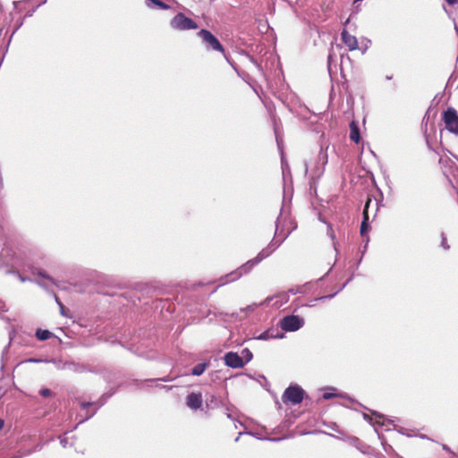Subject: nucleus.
I'll list each match as a JSON object with an SVG mask.
<instances>
[{
	"instance_id": "f257e3e1",
	"label": "nucleus",
	"mask_w": 458,
	"mask_h": 458,
	"mask_svg": "<svg viewBox=\"0 0 458 458\" xmlns=\"http://www.w3.org/2000/svg\"><path fill=\"white\" fill-rule=\"evenodd\" d=\"M274 252V249L271 247H266L252 259L248 260L245 264L242 265L236 270L225 275L219 278L220 284L225 285L230 282L238 280L244 274H248L255 266L260 263L263 259L269 257Z\"/></svg>"
},
{
	"instance_id": "f03ea898",
	"label": "nucleus",
	"mask_w": 458,
	"mask_h": 458,
	"mask_svg": "<svg viewBox=\"0 0 458 458\" xmlns=\"http://www.w3.org/2000/svg\"><path fill=\"white\" fill-rule=\"evenodd\" d=\"M198 36L201 38L202 44L208 51H216L225 54V48L218 38L208 30L201 29L198 32Z\"/></svg>"
},
{
	"instance_id": "7ed1b4c3",
	"label": "nucleus",
	"mask_w": 458,
	"mask_h": 458,
	"mask_svg": "<svg viewBox=\"0 0 458 458\" xmlns=\"http://www.w3.org/2000/svg\"><path fill=\"white\" fill-rule=\"evenodd\" d=\"M305 395V391L297 384H291L284 392L282 401L287 404L296 405L301 403Z\"/></svg>"
},
{
	"instance_id": "20e7f679",
	"label": "nucleus",
	"mask_w": 458,
	"mask_h": 458,
	"mask_svg": "<svg viewBox=\"0 0 458 458\" xmlns=\"http://www.w3.org/2000/svg\"><path fill=\"white\" fill-rule=\"evenodd\" d=\"M279 326L284 332H295L304 326V319L298 315H287L279 320Z\"/></svg>"
},
{
	"instance_id": "39448f33",
	"label": "nucleus",
	"mask_w": 458,
	"mask_h": 458,
	"mask_svg": "<svg viewBox=\"0 0 458 458\" xmlns=\"http://www.w3.org/2000/svg\"><path fill=\"white\" fill-rule=\"evenodd\" d=\"M170 26L177 30H189L198 29V24L191 18L178 13L170 21Z\"/></svg>"
},
{
	"instance_id": "423d86ee",
	"label": "nucleus",
	"mask_w": 458,
	"mask_h": 458,
	"mask_svg": "<svg viewBox=\"0 0 458 458\" xmlns=\"http://www.w3.org/2000/svg\"><path fill=\"white\" fill-rule=\"evenodd\" d=\"M442 119L445 124V129L458 136V113L454 107H447L443 112Z\"/></svg>"
},
{
	"instance_id": "0eeeda50",
	"label": "nucleus",
	"mask_w": 458,
	"mask_h": 458,
	"mask_svg": "<svg viewBox=\"0 0 458 458\" xmlns=\"http://www.w3.org/2000/svg\"><path fill=\"white\" fill-rule=\"evenodd\" d=\"M224 360L226 366L233 369H240L245 365L244 360H242V357L233 352L225 353Z\"/></svg>"
},
{
	"instance_id": "6e6552de",
	"label": "nucleus",
	"mask_w": 458,
	"mask_h": 458,
	"mask_svg": "<svg viewBox=\"0 0 458 458\" xmlns=\"http://www.w3.org/2000/svg\"><path fill=\"white\" fill-rule=\"evenodd\" d=\"M203 404L201 393L191 392L186 396V405L191 410H199Z\"/></svg>"
},
{
	"instance_id": "1a4fd4ad",
	"label": "nucleus",
	"mask_w": 458,
	"mask_h": 458,
	"mask_svg": "<svg viewBox=\"0 0 458 458\" xmlns=\"http://www.w3.org/2000/svg\"><path fill=\"white\" fill-rule=\"evenodd\" d=\"M341 38L350 51H353L358 48V40L356 37L351 35L346 30L342 31Z\"/></svg>"
},
{
	"instance_id": "9d476101",
	"label": "nucleus",
	"mask_w": 458,
	"mask_h": 458,
	"mask_svg": "<svg viewBox=\"0 0 458 458\" xmlns=\"http://www.w3.org/2000/svg\"><path fill=\"white\" fill-rule=\"evenodd\" d=\"M284 334L279 333L277 329L275 328H269L261 334L255 335L254 338L257 340H262V341H267L270 339H277V338H283Z\"/></svg>"
},
{
	"instance_id": "9b49d317",
	"label": "nucleus",
	"mask_w": 458,
	"mask_h": 458,
	"mask_svg": "<svg viewBox=\"0 0 458 458\" xmlns=\"http://www.w3.org/2000/svg\"><path fill=\"white\" fill-rule=\"evenodd\" d=\"M282 216V213L280 214V216L277 217L276 219V232H275V237H276L277 235L280 234V217ZM289 235V233L284 234L282 239L280 240H276V238H274L271 242L267 246V247H271L274 249V251L281 245V243L288 237Z\"/></svg>"
},
{
	"instance_id": "f8f14e48",
	"label": "nucleus",
	"mask_w": 458,
	"mask_h": 458,
	"mask_svg": "<svg viewBox=\"0 0 458 458\" xmlns=\"http://www.w3.org/2000/svg\"><path fill=\"white\" fill-rule=\"evenodd\" d=\"M282 216V213L280 214V216L277 217L276 219V232H275V237H276L277 235L280 234V217ZM289 235V233L284 234L282 239L280 240H276V238H274L271 242L267 246V247H271L274 249V251L281 245V243L288 237Z\"/></svg>"
},
{
	"instance_id": "ddd939ff",
	"label": "nucleus",
	"mask_w": 458,
	"mask_h": 458,
	"mask_svg": "<svg viewBox=\"0 0 458 458\" xmlns=\"http://www.w3.org/2000/svg\"><path fill=\"white\" fill-rule=\"evenodd\" d=\"M64 369L74 372V373H84L88 371L87 367L84 364L76 363L74 361H64L62 364Z\"/></svg>"
},
{
	"instance_id": "4468645a",
	"label": "nucleus",
	"mask_w": 458,
	"mask_h": 458,
	"mask_svg": "<svg viewBox=\"0 0 458 458\" xmlns=\"http://www.w3.org/2000/svg\"><path fill=\"white\" fill-rule=\"evenodd\" d=\"M369 203H370V199H369L366 202L363 212H362L363 219L361 221L360 229L361 236H364L369 230V215H368V208H369Z\"/></svg>"
},
{
	"instance_id": "2eb2a0df",
	"label": "nucleus",
	"mask_w": 458,
	"mask_h": 458,
	"mask_svg": "<svg viewBox=\"0 0 458 458\" xmlns=\"http://www.w3.org/2000/svg\"><path fill=\"white\" fill-rule=\"evenodd\" d=\"M322 397L325 400H330L334 397H346V394H340L335 387L329 386L324 389Z\"/></svg>"
},
{
	"instance_id": "dca6fc26",
	"label": "nucleus",
	"mask_w": 458,
	"mask_h": 458,
	"mask_svg": "<svg viewBox=\"0 0 458 458\" xmlns=\"http://www.w3.org/2000/svg\"><path fill=\"white\" fill-rule=\"evenodd\" d=\"M350 139L355 143H359L360 140V129L354 121L350 123Z\"/></svg>"
},
{
	"instance_id": "f3484780",
	"label": "nucleus",
	"mask_w": 458,
	"mask_h": 458,
	"mask_svg": "<svg viewBox=\"0 0 458 458\" xmlns=\"http://www.w3.org/2000/svg\"><path fill=\"white\" fill-rule=\"evenodd\" d=\"M146 5L152 9L168 10L170 6L161 0H146Z\"/></svg>"
},
{
	"instance_id": "a211bd4d",
	"label": "nucleus",
	"mask_w": 458,
	"mask_h": 458,
	"mask_svg": "<svg viewBox=\"0 0 458 458\" xmlns=\"http://www.w3.org/2000/svg\"><path fill=\"white\" fill-rule=\"evenodd\" d=\"M35 336L39 341H46L55 336V335L47 329L38 328Z\"/></svg>"
},
{
	"instance_id": "6ab92c4d",
	"label": "nucleus",
	"mask_w": 458,
	"mask_h": 458,
	"mask_svg": "<svg viewBox=\"0 0 458 458\" xmlns=\"http://www.w3.org/2000/svg\"><path fill=\"white\" fill-rule=\"evenodd\" d=\"M373 415H374L376 418L379 419V420H383V421H382V422H380V421H377V420L376 422H373V421H372V420H372V418H371L369 415H368L367 413H363V418H364V420H366L367 421H369V423H371L373 426H376V425H381V426H383V425H385V420H386V416H385V415L380 414V413H378V412H377V411H374V412H373Z\"/></svg>"
},
{
	"instance_id": "aec40b11",
	"label": "nucleus",
	"mask_w": 458,
	"mask_h": 458,
	"mask_svg": "<svg viewBox=\"0 0 458 458\" xmlns=\"http://www.w3.org/2000/svg\"><path fill=\"white\" fill-rule=\"evenodd\" d=\"M318 162L322 164V169L320 171L318 170L316 173L318 176L323 173L325 165L327 164V153L326 150L321 148L319 150L318 156Z\"/></svg>"
},
{
	"instance_id": "412c9836",
	"label": "nucleus",
	"mask_w": 458,
	"mask_h": 458,
	"mask_svg": "<svg viewBox=\"0 0 458 458\" xmlns=\"http://www.w3.org/2000/svg\"><path fill=\"white\" fill-rule=\"evenodd\" d=\"M208 362L198 363L191 369V375H193V376L202 375L204 373V371L206 370V369L208 368Z\"/></svg>"
},
{
	"instance_id": "4be33fe9",
	"label": "nucleus",
	"mask_w": 458,
	"mask_h": 458,
	"mask_svg": "<svg viewBox=\"0 0 458 458\" xmlns=\"http://www.w3.org/2000/svg\"><path fill=\"white\" fill-rule=\"evenodd\" d=\"M173 379L169 377H160V378H157V379H147L145 380L144 382H141L140 380H134L133 381V384L137 386V387H141V386L144 384V383H152L154 381H163V382H169V381H172Z\"/></svg>"
},
{
	"instance_id": "5701e85b",
	"label": "nucleus",
	"mask_w": 458,
	"mask_h": 458,
	"mask_svg": "<svg viewBox=\"0 0 458 458\" xmlns=\"http://www.w3.org/2000/svg\"><path fill=\"white\" fill-rule=\"evenodd\" d=\"M114 394V392L110 393V394H104L97 402H94V405L93 406H96L95 409H97V411L101 407L103 406L106 400L111 397L112 395Z\"/></svg>"
},
{
	"instance_id": "b1692460",
	"label": "nucleus",
	"mask_w": 458,
	"mask_h": 458,
	"mask_svg": "<svg viewBox=\"0 0 458 458\" xmlns=\"http://www.w3.org/2000/svg\"><path fill=\"white\" fill-rule=\"evenodd\" d=\"M206 404L208 408L214 409L217 406L218 400L214 394H211L207 398Z\"/></svg>"
},
{
	"instance_id": "393cba45",
	"label": "nucleus",
	"mask_w": 458,
	"mask_h": 458,
	"mask_svg": "<svg viewBox=\"0 0 458 458\" xmlns=\"http://www.w3.org/2000/svg\"><path fill=\"white\" fill-rule=\"evenodd\" d=\"M241 357H242V360H244V362L246 364V363H248L249 361H250L252 360L253 355H252V352L250 351V349L244 348L242 351Z\"/></svg>"
},
{
	"instance_id": "a878e982",
	"label": "nucleus",
	"mask_w": 458,
	"mask_h": 458,
	"mask_svg": "<svg viewBox=\"0 0 458 458\" xmlns=\"http://www.w3.org/2000/svg\"><path fill=\"white\" fill-rule=\"evenodd\" d=\"M96 412H97V409H94V410H93V411H86V415H85V417H83V418L81 417V418L80 419L79 422H78V423H77V425L73 428V429H75V428L78 427V425H80V424L83 423L84 421H86V420H88L91 419V418L96 414Z\"/></svg>"
},
{
	"instance_id": "bb28decb",
	"label": "nucleus",
	"mask_w": 458,
	"mask_h": 458,
	"mask_svg": "<svg viewBox=\"0 0 458 458\" xmlns=\"http://www.w3.org/2000/svg\"><path fill=\"white\" fill-rule=\"evenodd\" d=\"M352 276H351V277H350V278H349L345 283H344V284L339 287V289H338L336 292H335V293H332V294H328V295H327V299H328V300L333 299V298H334V297H335V296L339 292H341L342 290H344V289L346 287V285H347V284L352 281Z\"/></svg>"
},
{
	"instance_id": "cd10ccee",
	"label": "nucleus",
	"mask_w": 458,
	"mask_h": 458,
	"mask_svg": "<svg viewBox=\"0 0 458 458\" xmlns=\"http://www.w3.org/2000/svg\"><path fill=\"white\" fill-rule=\"evenodd\" d=\"M440 247L443 248L445 250H448L450 249V245L448 244L446 236L444 233H441Z\"/></svg>"
},
{
	"instance_id": "c85d7f7f",
	"label": "nucleus",
	"mask_w": 458,
	"mask_h": 458,
	"mask_svg": "<svg viewBox=\"0 0 458 458\" xmlns=\"http://www.w3.org/2000/svg\"><path fill=\"white\" fill-rule=\"evenodd\" d=\"M38 393L42 397H49L54 395V393L49 388L46 387L41 388Z\"/></svg>"
},
{
	"instance_id": "c756f323",
	"label": "nucleus",
	"mask_w": 458,
	"mask_h": 458,
	"mask_svg": "<svg viewBox=\"0 0 458 458\" xmlns=\"http://www.w3.org/2000/svg\"><path fill=\"white\" fill-rule=\"evenodd\" d=\"M14 335H15V331L13 329L12 331H10L9 333V344L4 347V349L3 350V355H4L7 352H8V348L11 344V342L13 340L14 338Z\"/></svg>"
},
{
	"instance_id": "7c9ffc66",
	"label": "nucleus",
	"mask_w": 458,
	"mask_h": 458,
	"mask_svg": "<svg viewBox=\"0 0 458 458\" xmlns=\"http://www.w3.org/2000/svg\"><path fill=\"white\" fill-rule=\"evenodd\" d=\"M23 362L41 363V362H50V360H43V359H38V358H29V359L25 360Z\"/></svg>"
},
{
	"instance_id": "2f4dec72",
	"label": "nucleus",
	"mask_w": 458,
	"mask_h": 458,
	"mask_svg": "<svg viewBox=\"0 0 458 458\" xmlns=\"http://www.w3.org/2000/svg\"><path fill=\"white\" fill-rule=\"evenodd\" d=\"M37 275H38L39 276H41L42 278H45L52 283H54V279L53 277H51L50 276H48L45 271L41 270V269H38V272H37Z\"/></svg>"
},
{
	"instance_id": "473e14b6",
	"label": "nucleus",
	"mask_w": 458,
	"mask_h": 458,
	"mask_svg": "<svg viewBox=\"0 0 458 458\" xmlns=\"http://www.w3.org/2000/svg\"><path fill=\"white\" fill-rule=\"evenodd\" d=\"M328 230L330 231L329 233H330V237L331 239L333 240V246H334V249L336 252H338V250H337V245H338V242H335V234L332 231V228L331 226H328Z\"/></svg>"
},
{
	"instance_id": "72a5a7b5",
	"label": "nucleus",
	"mask_w": 458,
	"mask_h": 458,
	"mask_svg": "<svg viewBox=\"0 0 458 458\" xmlns=\"http://www.w3.org/2000/svg\"><path fill=\"white\" fill-rule=\"evenodd\" d=\"M95 403L93 402H81L80 406L82 410H87L89 407L93 406Z\"/></svg>"
},
{
	"instance_id": "f704fd0d",
	"label": "nucleus",
	"mask_w": 458,
	"mask_h": 458,
	"mask_svg": "<svg viewBox=\"0 0 458 458\" xmlns=\"http://www.w3.org/2000/svg\"><path fill=\"white\" fill-rule=\"evenodd\" d=\"M61 445L65 448L68 445V438L64 437H59Z\"/></svg>"
},
{
	"instance_id": "c9c22d12",
	"label": "nucleus",
	"mask_w": 458,
	"mask_h": 458,
	"mask_svg": "<svg viewBox=\"0 0 458 458\" xmlns=\"http://www.w3.org/2000/svg\"><path fill=\"white\" fill-rule=\"evenodd\" d=\"M156 386L157 387H160V388L164 389L166 392L170 391L173 388L172 386H165V385H157Z\"/></svg>"
},
{
	"instance_id": "e433bc0d",
	"label": "nucleus",
	"mask_w": 458,
	"mask_h": 458,
	"mask_svg": "<svg viewBox=\"0 0 458 458\" xmlns=\"http://www.w3.org/2000/svg\"><path fill=\"white\" fill-rule=\"evenodd\" d=\"M8 310L5 303L3 301H0V311L6 312Z\"/></svg>"
},
{
	"instance_id": "4c0bfd02",
	"label": "nucleus",
	"mask_w": 458,
	"mask_h": 458,
	"mask_svg": "<svg viewBox=\"0 0 458 458\" xmlns=\"http://www.w3.org/2000/svg\"><path fill=\"white\" fill-rule=\"evenodd\" d=\"M52 361L55 364V366H56V368H57L58 369L64 370V369L62 368V364H63L64 361H62V360H58V361L52 360Z\"/></svg>"
},
{
	"instance_id": "58836bf2",
	"label": "nucleus",
	"mask_w": 458,
	"mask_h": 458,
	"mask_svg": "<svg viewBox=\"0 0 458 458\" xmlns=\"http://www.w3.org/2000/svg\"><path fill=\"white\" fill-rule=\"evenodd\" d=\"M445 2L449 4V5H455L458 4V0H445Z\"/></svg>"
},
{
	"instance_id": "ea45409f",
	"label": "nucleus",
	"mask_w": 458,
	"mask_h": 458,
	"mask_svg": "<svg viewBox=\"0 0 458 458\" xmlns=\"http://www.w3.org/2000/svg\"><path fill=\"white\" fill-rule=\"evenodd\" d=\"M55 301L58 304L59 308L63 309L64 304L62 303V301H60V300L58 299V297L55 294Z\"/></svg>"
},
{
	"instance_id": "a19ab883",
	"label": "nucleus",
	"mask_w": 458,
	"mask_h": 458,
	"mask_svg": "<svg viewBox=\"0 0 458 458\" xmlns=\"http://www.w3.org/2000/svg\"><path fill=\"white\" fill-rule=\"evenodd\" d=\"M326 300H328L327 295L315 299V301H326Z\"/></svg>"
},
{
	"instance_id": "79ce46f5",
	"label": "nucleus",
	"mask_w": 458,
	"mask_h": 458,
	"mask_svg": "<svg viewBox=\"0 0 458 458\" xmlns=\"http://www.w3.org/2000/svg\"><path fill=\"white\" fill-rule=\"evenodd\" d=\"M19 279H20L21 282H26V281H29V280H30L29 278L24 277V276H21V275H19Z\"/></svg>"
},
{
	"instance_id": "37998d69",
	"label": "nucleus",
	"mask_w": 458,
	"mask_h": 458,
	"mask_svg": "<svg viewBox=\"0 0 458 458\" xmlns=\"http://www.w3.org/2000/svg\"><path fill=\"white\" fill-rule=\"evenodd\" d=\"M22 25V21L21 22H17V27L13 32H15Z\"/></svg>"
},
{
	"instance_id": "c03bdc74",
	"label": "nucleus",
	"mask_w": 458,
	"mask_h": 458,
	"mask_svg": "<svg viewBox=\"0 0 458 458\" xmlns=\"http://www.w3.org/2000/svg\"><path fill=\"white\" fill-rule=\"evenodd\" d=\"M22 25V21L21 22H17V27L13 32H15Z\"/></svg>"
},
{
	"instance_id": "a18cd8bd",
	"label": "nucleus",
	"mask_w": 458,
	"mask_h": 458,
	"mask_svg": "<svg viewBox=\"0 0 458 458\" xmlns=\"http://www.w3.org/2000/svg\"><path fill=\"white\" fill-rule=\"evenodd\" d=\"M289 292L292 293V294H296L298 293V290H295V289H290Z\"/></svg>"
},
{
	"instance_id": "49530a36",
	"label": "nucleus",
	"mask_w": 458,
	"mask_h": 458,
	"mask_svg": "<svg viewBox=\"0 0 458 458\" xmlns=\"http://www.w3.org/2000/svg\"><path fill=\"white\" fill-rule=\"evenodd\" d=\"M60 312L63 316H66L64 312V306L63 305V309H60Z\"/></svg>"
},
{
	"instance_id": "de8ad7c7",
	"label": "nucleus",
	"mask_w": 458,
	"mask_h": 458,
	"mask_svg": "<svg viewBox=\"0 0 458 458\" xmlns=\"http://www.w3.org/2000/svg\"><path fill=\"white\" fill-rule=\"evenodd\" d=\"M247 310H250V311H252L254 310V308L252 306H248L246 308Z\"/></svg>"
},
{
	"instance_id": "09e8293b",
	"label": "nucleus",
	"mask_w": 458,
	"mask_h": 458,
	"mask_svg": "<svg viewBox=\"0 0 458 458\" xmlns=\"http://www.w3.org/2000/svg\"><path fill=\"white\" fill-rule=\"evenodd\" d=\"M275 133H276V141H277V144L279 145V139H278V136H277V132H276V130H275Z\"/></svg>"
},
{
	"instance_id": "8fccbe9b",
	"label": "nucleus",
	"mask_w": 458,
	"mask_h": 458,
	"mask_svg": "<svg viewBox=\"0 0 458 458\" xmlns=\"http://www.w3.org/2000/svg\"><path fill=\"white\" fill-rule=\"evenodd\" d=\"M3 427H4V420H0V429H2Z\"/></svg>"
},
{
	"instance_id": "3c124183",
	"label": "nucleus",
	"mask_w": 458,
	"mask_h": 458,
	"mask_svg": "<svg viewBox=\"0 0 458 458\" xmlns=\"http://www.w3.org/2000/svg\"><path fill=\"white\" fill-rule=\"evenodd\" d=\"M37 284H38L39 286H41V287H45V285H44L42 283L38 282V281L37 282Z\"/></svg>"
},
{
	"instance_id": "603ef678",
	"label": "nucleus",
	"mask_w": 458,
	"mask_h": 458,
	"mask_svg": "<svg viewBox=\"0 0 458 458\" xmlns=\"http://www.w3.org/2000/svg\"><path fill=\"white\" fill-rule=\"evenodd\" d=\"M226 416H227V418H229V419H232V415H231V413L227 412V413H226Z\"/></svg>"
},
{
	"instance_id": "864d4df0",
	"label": "nucleus",
	"mask_w": 458,
	"mask_h": 458,
	"mask_svg": "<svg viewBox=\"0 0 458 458\" xmlns=\"http://www.w3.org/2000/svg\"><path fill=\"white\" fill-rule=\"evenodd\" d=\"M242 434V432H240V433H239V436L235 438V441H236V442L239 440V437H240V436H241Z\"/></svg>"
},
{
	"instance_id": "5fc2aeb1",
	"label": "nucleus",
	"mask_w": 458,
	"mask_h": 458,
	"mask_svg": "<svg viewBox=\"0 0 458 458\" xmlns=\"http://www.w3.org/2000/svg\"><path fill=\"white\" fill-rule=\"evenodd\" d=\"M427 144H428V147L430 149H432V148H431V146H430V144H429V141H428V140H427Z\"/></svg>"
},
{
	"instance_id": "6e6d98bb",
	"label": "nucleus",
	"mask_w": 458,
	"mask_h": 458,
	"mask_svg": "<svg viewBox=\"0 0 458 458\" xmlns=\"http://www.w3.org/2000/svg\"><path fill=\"white\" fill-rule=\"evenodd\" d=\"M392 78H393L392 75L391 76H388V75L386 76L387 80H392Z\"/></svg>"
},
{
	"instance_id": "4d7b16f0",
	"label": "nucleus",
	"mask_w": 458,
	"mask_h": 458,
	"mask_svg": "<svg viewBox=\"0 0 458 458\" xmlns=\"http://www.w3.org/2000/svg\"><path fill=\"white\" fill-rule=\"evenodd\" d=\"M330 271H332V268H329V270H327V273H326V276H328V273H330Z\"/></svg>"
},
{
	"instance_id": "13d9d810",
	"label": "nucleus",
	"mask_w": 458,
	"mask_h": 458,
	"mask_svg": "<svg viewBox=\"0 0 458 458\" xmlns=\"http://www.w3.org/2000/svg\"><path fill=\"white\" fill-rule=\"evenodd\" d=\"M330 271H332V268H329V270H327V273H326V276H328V273H330Z\"/></svg>"
},
{
	"instance_id": "bf43d9fd",
	"label": "nucleus",
	"mask_w": 458,
	"mask_h": 458,
	"mask_svg": "<svg viewBox=\"0 0 458 458\" xmlns=\"http://www.w3.org/2000/svg\"><path fill=\"white\" fill-rule=\"evenodd\" d=\"M330 271H332V268H329V270H327V273H326V276H328V273H330Z\"/></svg>"
},
{
	"instance_id": "052dcab7",
	"label": "nucleus",
	"mask_w": 458,
	"mask_h": 458,
	"mask_svg": "<svg viewBox=\"0 0 458 458\" xmlns=\"http://www.w3.org/2000/svg\"><path fill=\"white\" fill-rule=\"evenodd\" d=\"M282 170H283V173L284 172V165H282Z\"/></svg>"
}]
</instances>
